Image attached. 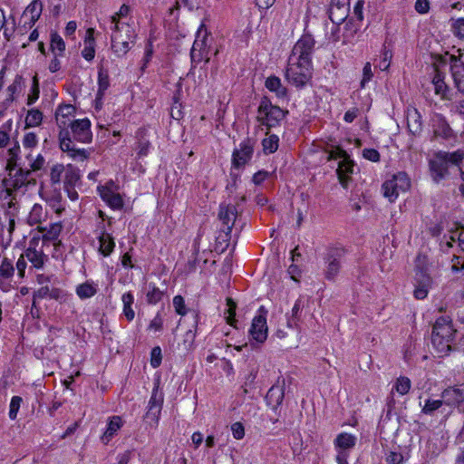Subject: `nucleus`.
<instances>
[{
	"instance_id": "f257e3e1",
	"label": "nucleus",
	"mask_w": 464,
	"mask_h": 464,
	"mask_svg": "<svg viewBox=\"0 0 464 464\" xmlns=\"http://www.w3.org/2000/svg\"><path fill=\"white\" fill-rule=\"evenodd\" d=\"M74 111L75 108L72 104H62L56 110L55 118L60 128L59 143L61 150L67 152L73 160L83 161L89 157V151L85 149L76 148L72 140L70 131L66 129L65 119L73 115Z\"/></svg>"
},
{
	"instance_id": "f03ea898",
	"label": "nucleus",
	"mask_w": 464,
	"mask_h": 464,
	"mask_svg": "<svg viewBox=\"0 0 464 464\" xmlns=\"http://www.w3.org/2000/svg\"><path fill=\"white\" fill-rule=\"evenodd\" d=\"M464 153L460 150L454 152L439 151L429 161L430 176L432 179L439 183L448 177L450 167H458L461 163ZM461 175L464 173L459 169Z\"/></svg>"
},
{
	"instance_id": "7ed1b4c3",
	"label": "nucleus",
	"mask_w": 464,
	"mask_h": 464,
	"mask_svg": "<svg viewBox=\"0 0 464 464\" xmlns=\"http://www.w3.org/2000/svg\"><path fill=\"white\" fill-rule=\"evenodd\" d=\"M285 77L295 87H304L312 78V63L289 58Z\"/></svg>"
},
{
	"instance_id": "20e7f679",
	"label": "nucleus",
	"mask_w": 464,
	"mask_h": 464,
	"mask_svg": "<svg viewBox=\"0 0 464 464\" xmlns=\"http://www.w3.org/2000/svg\"><path fill=\"white\" fill-rule=\"evenodd\" d=\"M286 113L287 111H284L280 107L273 105L266 97H264L257 110V120L262 125L271 129L278 125Z\"/></svg>"
},
{
	"instance_id": "39448f33",
	"label": "nucleus",
	"mask_w": 464,
	"mask_h": 464,
	"mask_svg": "<svg viewBox=\"0 0 464 464\" xmlns=\"http://www.w3.org/2000/svg\"><path fill=\"white\" fill-rule=\"evenodd\" d=\"M36 180L33 177L32 172L23 168H12L8 177L3 180V185L5 188L8 195L12 191H17L30 185H35Z\"/></svg>"
},
{
	"instance_id": "423d86ee",
	"label": "nucleus",
	"mask_w": 464,
	"mask_h": 464,
	"mask_svg": "<svg viewBox=\"0 0 464 464\" xmlns=\"http://www.w3.org/2000/svg\"><path fill=\"white\" fill-rule=\"evenodd\" d=\"M337 159L341 160L336 170L339 181L343 188H347L348 182L350 180L348 174L353 173V160L350 159L347 152L339 146L334 147L331 150H329L327 157L328 160Z\"/></svg>"
},
{
	"instance_id": "0eeeda50",
	"label": "nucleus",
	"mask_w": 464,
	"mask_h": 464,
	"mask_svg": "<svg viewBox=\"0 0 464 464\" xmlns=\"http://www.w3.org/2000/svg\"><path fill=\"white\" fill-rule=\"evenodd\" d=\"M122 34H111V49L118 56L125 55L132 47L136 34L127 24H121Z\"/></svg>"
},
{
	"instance_id": "6e6552de",
	"label": "nucleus",
	"mask_w": 464,
	"mask_h": 464,
	"mask_svg": "<svg viewBox=\"0 0 464 464\" xmlns=\"http://www.w3.org/2000/svg\"><path fill=\"white\" fill-rule=\"evenodd\" d=\"M344 255V248L334 247L328 249L324 257L325 265V267L324 269V276L326 280L331 282L335 281L341 270V262Z\"/></svg>"
},
{
	"instance_id": "1a4fd4ad",
	"label": "nucleus",
	"mask_w": 464,
	"mask_h": 464,
	"mask_svg": "<svg viewBox=\"0 0 464 464\" xmlns=\"http://www.w3.org/2000/svg\"><path fill=\"white\" fill-rule=\"evenodd\" d=\"M314 48V40L310 34H304L294 45L289 58H295V61H311V56Z\"/></svg>"
},
{
	"instance_id": "9d476101",
	"label": "nucleus",
	"mask_w": 464,
	"mask_h": 464,
	"mask_svg": "<svg viewBox=\"0 0 464 464\" xmlns=\"http://www.w3.org/2000/svg\"><path fill=\"white\" fill-rule=\"evenodd\" d=\"M69 127L71 128V132L72 135V140L82 142V143H90L92 140V134L91 131V121L89 119L84 118L81 120H74L70 122Z\"/></svg>"
},
{
	"instance_id": "9b49d317",
	"label": "nucleus",
	"mask_w": 464,
	"mask_h": 464,
	"mask_svg": "<svg viewBox=\"0 0 464 464\" xmlns=\"http://www.w3.org/2000/svg\"><path fill=\"white\" fill-rule=\"evenodd\" d=\"M258 312L253 318L249 334L256 342L263 343L267 338L266 311L261 306Z\"/></svg>"
},
{
	"instance_id": "f8f14e48",
	"label": "nucleus",
	"mask_w": 464,
	"mask_h": 464,
	"mask_svg": "<svg viewBox=\"0 0 464 464\" xmlns=\"http://www.w3.org/2000/svg\"><path fill=\"white\" fill-rule=\"evenodd\" d=\"M237 208L232 204H220L218 219L222 223L221 230L227 237L230 235L237 217Z\"/></svg>"
},
{
	"instance_id": "ddd939ff",
	"label": "nucleus",
	"mask_w": 464,
	"mask_h": 464,
	"mask_svg": "<svg viewBox=\"0 0 464 464\" xmlns=\"http://www.w3.org/2000/svg\"><path fill=\"white\" fill-rule=\"evenodd\" d=\"M254 153V142L250 139L243 140L238 149H235L232 154V164L239 169L245 166L251 159Z\"/></svg>"
},
{
	"instance_id": "4468645a",
	"label": "nucleus",
	"mask_w": 464,
	"mask_h": 464,
	"mask_svg": "<svg viewBox=\"0 0 464 464\" xmlns=\"http://www.w3.org/2000/svg\"><path fill=\"white\" fill-rule=\"evenodd\" d=\"M441 398L448 406H459L464 401V383L448 387L441 392Z\"/></svg>"
},
{
	"instance_id": "2eb2a0df",
	"label": "nucleus",
	"mask_w": 464,
	"mask_h": 464,
	"mask_svg": "<svg viewBox=\"0 0 464 464\" xmlns=\"http://www.w3.org/2000/svg\"><path fill=\"white\" fill-rule=\"evenodd\" d=\"M450 71L456 88L464 94V63L454 55L450 56Z\"/></svg>"
},
{
	"instance_id": "dca6fc26",
	"label": "nucleus",
	"mask_w": 464,
	"mask_h": 464,
	"mask_svg": "<svg viewBox=\"0 0 464 464\" xmlns=\"http://www.w3.org/2000/svg\"><path fill=\"white\" fill-rule=\"evenodd\" d=\"M454 333L455 331L449 317L441 316L436 320L431 335L440 336L444 339H453Z\"/></svg>"
},
{
	"instance_id": "f3484780",
	"label": "nucleus",
	"mask_w": 464,
	"mask_h": 464,
	"mask_svg": "<svg viewBox=\"0 0 464 464\" xmlns=\"http://www.w3.org/2000/svg\"><path fill=\"white\" fill-rule=\"evenodd\" d=\"M39 238L33 237L30 240L29 247L25 250L24 256L30 261L33 266L36 268H40L44 264L45 255L43 250H36L35 246L38 243Z\"/></svg>"
},
{
	"instance_id": "a211bd4d",
	"label": "nucleus",
	"mask_w": 464,
	"mask_h": 464,
	"mask_svg": "<svg viewBox=\"0 0 464 464\" xmlns=\"http://www.w3.org/2000/svg\"><path fill=\"white\" fill-rule=\"evenodd\" d=\"M433 133L436 137L449 139L452 136V130L447 122L445 117L436 114L432 119Z\"/></svg>"
},
{
	"instance_id": "6ab92c4d",
	"label": "nucleus",
	"mask_w": 464,
	"mask_h": 464,
	"mask_svg": "<svg viewBox=\"0 0 464 464\" xmlns=\"http://www.w3.org/2000/svg\"><path fill=\"white\" fill-rule=\"evenodd\" d=\"M99 194L103 201L112 209H121L123 207V199L121 196L114 190L106 188H99Z\"/></svg>"
},
{
	"instance_id": "aec40b11",
	"label": "nucleus",
	"mask_w": 464,
	"mask_h": 464,
	"mask_svg": "<svg viewBox=\"0 0 464 464\" xmlns=\"http://www.w3.org/2000/svg\"><path fill=\"white\" fill-rule=\"evenodd\" d=\"M416 279L419 285L414 290V296L419 300H422L428 295L429 287L431 284V278L422 271H420L416 273Z\"/></svg>"
},
{
	"instance_id": "412c9836",
	"label": "nucleus",
	"mask_w": 464,
	"mask_h": 464,
	"mask_svg": "<svg viewBox=\"0 0 464 464\" xmlns=\"http://www.w3.org/2000/svg\"><path fill=\"white\" fill-rule=\"evenodd\" d=\"M357 441V438L347 432H342L335 438L334 444L337 450L347 451L353 449Z\"/></svg>"
},
{
	"instance_id": "4be33fe9",
	"label": "nucleus",
	"mask_w": 464,
	"mask_h": 464,
	"mask_svg": "<svg viewBox=\"0 0 464 464\" xmlns=\"http://www.w3.org/2000/svg\"><path fill=\"white\" fill-rule=\"evenodd\" d=\"M408 130L412 135H418L422 130L421 116L417 109L408 111L407 115Z\"/></svg>"
},
{
	"instance_id": "5701e85b",
	"label": "nucleus",
	"mask_w": 464,
	"mask_h": 464,
	"mask_svg": "<svg viewBox=\"0 0 464 464\" xmlns=\"http://www.w3.org/2000/svg\"><path fill=\"white\" fill-rule=\"evenodd\" d=\"M84 44L85 46L82 51V55L85 60L92 61L95 56V41L93 28L87 29Z\"/></svg>"
},
{
	"instance_id": "b1692460",
	"label": "nucleus",
	"mask_w": 464,
	"mask_h": 464,
	"mask_svg": "<svg viewBox=\"0 0 464 464\" xmlns=\"http://www.w3.org/2000/svg\"><path fill=\"white\" fill-rule=\"evenodd\" d=\"M285 397V392L283 386L274 385L272 386L266 396L267 404L271 405L273 409H276L283 401Z\"/></svg>"
},
{
	"instance_id": "393cba45",
	"label": "nucleus",
	"mask_w": 464,
	"mask_h": 464,
	"mask_svg": "<svg viewBox=\"0 0 464 464\" xmlns=\"http://www.w3.org/2000/svg\"><path fill=\"white\" fill-rule=\"evenodd\" d=\"M266 87L276 93V97L280 99L286 98L287 89L281 82L280 78L277 76H269L265 82Z\"/></svg>"
},
{
	"instance_id": "a878e982",
	"label": "nucleus",
	"mask_w": 464,
	"mask_h": 464,
	"mask_svg": "<svg viewBox=\"0 0 464 464\" xmlns=\"http://www.w3.org/2000/svg\"><path fill=\"white\" fill-rule=\"evenodd\" d=\"M121 418L120 416H113L110 420L108 427L101 438L102 441L104 444H107L111 440V438L116 434V432L121 429Z\"/></svg>"
},
{
	"instance_id": "bb28decb",
	"label": "nucleus",
	"mask_w": 464,
	"mask_h": 464,
	"mask_svg": "<svg viewBox=\"0 0 464 464\" xmlns=\"http://www.w3.org/2000/svg\"><path fill=\"white\" fill-rule=\"evenodd\" d=\"M42 13V4L41 2L34 0L24 10L23 16L26 17L30 14L28 26L29 28L33 27L35 22L40 18Z\"/></svg>"
},
{
	"instance_id": "cd10ccee",
	"label": "nucleus",
	"mask_w": 464,
	"mask_h": 464,
	"mask_svg": "<svg viewBox=\"0 0 464 464\" xmlns=\"http://www.w3.org/2000/svg\"><path fill=\"white\" fill-rule=\"evenodd\" d=\"M38 230L43 234V241L45 242H51L55 241L61 231H62V225L60 223H53L49 226V227H38Z\"/></svg>"
},
{
	"instance_id": "c85d7f7f",
	"label": "nucleus",
	"mask_w": 464,
	"mask_h": 464,
	"mask_svg": "<svg viewBox=\"0 0 464 464\" xmlns=\"http://www.w3.org/2000/svg\"><path fill=\"white\" fill-rule=\"evenodd\" d=\"M387 186L392 188V186H395L398 188L400 191H406L411 187V181L408 175L405 172H399L394 175L392 179L387 180Z\"/></svg>"
},
{
	"instance_id": "c756f323",
	"label": "nucleus",
	"mask_w": 464,
	"mask_h": 464,
	"mask_svg": "<svg viewBox=\"0 0 464 464\" xmlns=\"http://www.w3.org/2000/svg\"><path fill=\"white\" fill-rule=\"evenodd\" d=\"M432 83L434 85V91L437 95H440L443 100L450 99L448 97L449 87L444 82V76L439 71H436V73L432 79Z\"/></svg>"
},
{
	"instance_id": "7c9ffc66",
	"label": "nucleus",
	"mask_w": 464,
	"mask_h": 464,
	"mask_svg": "<svg viewBox=\"0 0 464 464\" xmlns=\"http://www.w3.org/2000/svg\"><path fill=\"white\" fill-rule=\"evenodd\" d=\"M200 34H196V39L190 51V56L194 62H199L205 57L203 52L207 44L203 43V40L200 39Z\"/></svg>"
},
{
	"instance_id": "2f4dec72",
	"label": "nucleus",
	"mask_w": 464,
	"mask_h": 464,
	"mask_svg": "<svg viewBox=\"0 0 464 464\" xmlns=\"http://www.w3.org/2000/svg\"><path fill=\"white\" fill-rule=\"evenodd\" d=\"M46 211L43 208L42 205L34 204L28 215L27 223L30 226L39 224L46 218Z\"/></svg>"
},
{
	"instance_id": "473e14b6",
	"label": "nucleus",
	"mask_w": 464,
	"mask_h": 464,
	"mask_svg": "<svg viewBox=\"0 0 464 464\" xmlns=\"http://www.w3.org/2000/svg\"><path fill=\"white\" fill-rule=\"evenodd\" d=\"M99 249L101 253L105 256H109L115 246L113 237L110 234L105 232H102V235L99 237Z\"/></svg>"
},
{
	"instance_id": "72a5a7b5",
	"label": "nucleus",
	"mask_w": 464,
	"mask_h": 464,
	"mask_svg": "<svg viewBox=\"0 0 464 464\" xmlns=\"http://www.w3.org/2000/svg\"><path fill=\"white\" fill-rule=\"evenodd\" d=\"M453 339L442 338L440 336L431 335V343L434 348L441 355L448 354L451 350V342Z\"/></svg>"
},
{
	"instance_id": "f704fd0d",
	"label": "nucleus",
	"mask_w": 464,
	"mask_h": 464,
	"mask_svg": "<svg viewBox=\"0 0 464 464\" xmlns=\"http://www.w3.org/2000/svg\"><path fill=\"white\" fill-rule=\"evenodd\" d=\"M147 130L140 129L137 132L138 138V155L139 157H145L149 153V149L150 147V140L146 138Z\"/></svg>"
},
{
	"instance_id": "c9c22d12",
	"label": "nucleus",
	"mask_w": 464,
	"mask_h": 464,
	"mask_svg": "<svg viewBox=\"0 0 464 464\" xmlns=\"http://www.w3.org/2000/svg\"><path fill=\"white\" fill-rule=\"evenodd\" d=\"M97 293V285L92 282H85L76 288V294L81 299L91 298Z\"/></svg>"
},
{
	"instance_id": "e433bc0d",
	"label": "nucleus",
	"mask_w": 464,
	"mask_h": 464,
	"mask_svg": "<svg viewBox=\"0 0 464 464\" xmlns=\"http://www.w3.org/2000/svg\"><path fill=\"white\" fill-rule=\"evenodd\" d=\"M121 300L123 303V314L126 316L128 321H132L135 313L133 309L131 308V305L134 302V297L131 293L128 292L122 295Z\"/></svg>"
},
{
	"instance_id": "4c0bfd02",
	"label": "nucleus",
	"mask_w": 464,
	"mask_h": 464,
	"mask_svg": "<svg viewBox=\"0 0 464 464\" xmlns=\"http://www.w3.org/2000/svg\"><path fill=\"white\" fill-rule=\"evenodd\" d=\"M80 180L79 170L72 168L71 165L65 170L64 175V188H74L77 182Z\"/></svg>"
},
{
	"instance_id": "58836bf2",
	"label": "nucleus",
	"mask_w": 464,
	"mask_h": 464,
	"mask_svg": "<svg viewBox=\"0 0 464 464\" xmlns=\"http://www.w3.org/2000/svg\"><path fill=\"white\" fill-rule=\"evenodd\" d=\"M51 50L56 56H62L65 50V43L57 33L51 35Z\"/></svg>"
},
{
	"instance_id": "ea45409f",
	"label": "nucleus",
	"mask_w": 464,
	"mask_h": 464,
	"mask_svg": "<svg viewBox=\"0 0 464 464\" xmlns=\"http://www.w3.org/2000/svg\"><path fill=\"white\" fill-rule=\"evenodd\" d=\"M411 387V380L408 377L401 376L396 380L392 392L396 391L399 394L405 395L410 392Z\"/></svg>"
},
{
	"instance_id": "a19ab883",
	"label": "nucleus",
	"mask_w": 464,
	"mask_h": 464,
	"mask_svg": "<svg viewBox=\"0 0 464 464\" xmlns=\"http://www.w3.org/2000/svg\"><path fill=\"white\" fill-rule=\"evenodd\" d=\"M43 121V113L37 109L29 110L25 118L26 127H36Z\"/></svg>"
},
{
	"instance_id": "79ce46f5",
	"label": "nucleus",
	"mask_w": 464,
	"mask_h": 464,
	"mask_svg": "<svg viewBox=\"0 0 464 464\" xmlns=\"http://www.w3.org/2000/svg\"><path fill=\"white\" fill-rule=\"evenodd\" d=\"M443 404H445V402L442 398L441 400L428 399L421 408V412L425 415H432L434 411L440 409Z\"/></svg>"
},
{
	"instance_id": "37998d69",
	"label": "nucleus",
	"mask_w": 464,
	"mask_h": 464,
	"mask_svg": "<svg viewBox=\"0 0 464 464\" xmlns=\"http://www.w3.org/2000/svg\"><path fill=\"white\" fill-rule=\"evenodd\" d=\"M279 139L276 135L273 134L266 138L262 141L263 150L266 154H271L278 149Z\"/></svg>"
},
{
	"instance_id": "c03bdc74",
	"label": "nucleus",
	"mask_w": 464,
	"mask_h": 464,
	"mask_svg": "<svg viewBox=\"0 0 464 464\" xmlns=\"http://www.w3.org/2000/svg\"><path fill=\"white\" fill-rule=\"evenodd\" d=\"M450 29L454 36L464 40V17L450 19Z\"/></svg>"
},
{
	"instance_id": "a18cd8bd",
	"label": "nucleus",
	"mask_w": 464,
	"mask_h": 464,
	"mask_svg": "<svg viewBox=\"0 0 464 464\" xmlns=\"http://www.w3.org/2000/svg\"><path fill=\"white\" fill-rule=\"evenodd\" d=\"M149 288L146 295L147 302L150 304H156L162 299L164 293L155 285H150Z\"/></svg>"
},
{
	"instance_id": "49530a36",
	"label": "nucleus",
	"mask_w": 464,
	"mask_h": 464,
	"mask_svg": "<svg viewBox=\"0 0 464 464\" xmlns=\"http://www.w3.org/2000/svg\"><path fill=\"white\" fill-rule=\"evenodd\" d=\"M22 402H23L22 397H20V396L12 397L10 405H9V413H8L9 418L11 420L16 419L17 413L19 411Z\"/></svg>"
},
{
	"instance_id": "de8ad7c7",
	"label": "nucleus",
	"mask_w": 464,
	"mask_h": 464,
	"mask_svg": "<svg viewBox=\"0 0 464 464\" xmlns=\"http://www.w3.org/2000/svg\"><path fill=\"white\" fill-rule=\"evenodd\" d=\"M392 188H390V186H387V180L382 184V190L383 193V196L389 199V201L393 202L399 196L400 190L398 188H395V186H392Z\"/></svg>"
},
{
	"instance_id": "09e8293b",
	"label": "nucleus",
	"mask_w": 464,
	"mask_h": 464,
	"mask_svg": "<svg viewBox=\"0 0 464 464\" xmlns=\"http://www.w3.org/2000/svg\"><path fill=\"white\" fill-rule=\"evenodd\" d=\"M14 266L10 260L5 258L0 266V276L9 278L14 274Z\"/></svg>"
},
{
	"instance_id": "8fccbe9b",
	"label": "nucleus",
	"mask_w": 464,
	"mask_h": 464,
	"mask_svg": "<svg viewBox=\"0 0 464 464\" xmlns=\"http://www.w3.org/2000/svg\"><path fill=\"white\" fill-rule=\"evenodd\" d=\"M39 94H40V90H39L38 80H37V77L34 76L33 78V86L31 89V92L29 93L28 98H27V104L32 105L33 103H34L38 100Z\"/></svg>"
},
{
	"instance_id": "3c124183",
	"label": "nucleus",
	"mask_w": 464,
	"mask_h": 464,
	"mask_svg": "<svg viewBox=\"0 0 464 464\" xmlns=\"http://www.w3.org/2000/svg\"><path fill=\"white\" fill-rule=\"evenodd\" d=\"M98 84H99V94H102L110 86V81L108 73L102 70L99 71L98 74Z\"/></svg>"
},
{
	"instance_id": "603ef678",
	"label": "nucleus",
	"mask_w": 464,
	"mask_h": 464,
	"mask_svg": "<svg viewBox=\"0 0 464 464\" xmlns=\"http://www.w3.org/2000/svg\"><path fill=\"white\" fill-rule=\"evenodd\" d=\"M162 360L161 349L160 346H155L150 352V365L157 368L160 365Z\"/></svg>"
},
{
	"instance_id": "864d4df0",
	"label": "nucleus",
	"mask_w": 464,
	"mask_h": 464,
	"mask_svg": "<svg viewBox=\"0 0 464 464\" xmlns=\"http://www.w3.org/2000/svg\"><path fill=\"white\" fill-rule=\"evenodd\" d=\"M163 402V398L160 393H159L157 389H154L152 391L150 399L149 401V406L150 408H154V410H157V408L161 409Z\"/></svg>"
},
{
	"instance_id": "5fc2aeb1",
	"label": "nucleus",
	"mask_w": 464,
	"mask_h": 464,
	"mask_svg": "<svg viewBox=\"0 0 464 464\" xmlns=\"http://www.w3.org/2000/svg\"><path fill=\"white\" fill-rule=\"evenodd\" d=\"M227 304L228 306V309H227L228 315L227 316V321L230 325H234V324L236 323L235 315H236L237 304L233 301V299L227 298Z\"/></svg>"
},
{
	"instance_id": "6e6d98bb",
	"label": "nucleus",
	"mask_w": 464,
	"mask_h": 464,
	"mask_svg": "<svg viewBox=\"0 0 464 464\" xmlns=\"http://www.w3.org/2000/svg\"><path fill=\"white\" fill-rule=\"evenodd\" d=\"M372 65L370 63H366L362 69V79L360 83L361 88H364L366 83L372 80Z\"/></svg>"
},
{
	"instance_id": "4d7b16f0",
	"label": "nucleus",
	"mask_w": 464,
	"mask_h": 464,
	"mask_svg": "<svg viewBox=\"0 0 464 464\" xmlns=\"http://www.w3.org/2000/svg\"><path fill=\"white\" fill-rule=\"evenodd\" d=\"M173 306L178 314H180V315L186 314L187 311H186V307H185V301L181 295L174 296Z\"/></svg>"
},
{
	"instance_id": "13d9d810",
	"label": "nucleus",
	"mask_w": 464,
	"mask_h": 464,
	"mask_svg": "<svg viewBox=\"0 0 464 464\" xmlns=\"http://www.w3.org/2000/svg\"><path fill=\"white\" fill-rule=\"evenodd\" d=\"M64 168L61 164H56L53 166L50 173L51 181L55 184L59 183L61 180V175L63 172Z\"/></svg>"
},
{
	"instance_id": "bf43d9fd",
	"label": "nucleus",
	"mask_w": 464,
	"mask_h": 464,
	"mask_svg": "<svg viewBox=\"0 0 464 464\" xmlns=\"http://www.w3.org/2000/svg\"><path fill=\"white\" fill-rule=\"evenodd\" d=\"M392 58V51L387 50L386 48H384V50L382 52V61L380 62V63L378 65L379 68L382 71L387 70L390 67Z\"/></svg>"
},
{
	"instance_id": "052dcab7",
	"label": "nucleus",
	"mask_w": 464,
	"mask_h": 464,
	"mask_svg": "<svg viewBox=\"0 0 464 464\" xmlns=\"http://www.w3.org/2000/svg\"><path fill=\"white\" fill-rule=\"evenodd\" d=\"M386 461L388 464H401L403 461V456L400 452L390 451L386 455Z\"/></svg>"
},
{
	"instance_id": "680f3d73",
	"label": "nucleus",
	"mask_w": 464,
	"mask_h": 464,
	"mask_svg": "<svg viewBox=\"0 0 464 464\" xmlns=\"http://www.w3.org/2000/svg\"><path fill=\"white\" fill-rule=\"evenodd\" d=\"M51 288L48 285H44L34 293L33 306H35L36 299H43L50 296Z\"/></svg>"
},
{
	"instance_id": "e2e57ef3",
	"label": "nucleus",
	"mask_w": 464,
	"mask_h": 464,
	"mask_svg": "<svg viewBox=\"0 0 464 464\" xmlns=\"http://www.w3.org/2000/svg\"><path fill=\"white\" fill-rule=\"evenodd\" d=\"M362 156L364 159L372 162H378L380 160V153L374 149H364L362 150Z\"/></svg>"
},
{
	"instance_id": "0e129e2a",
	"label": "nucleus",
	"mask_w": 464,
	"mask_h": 464,
	"mask_svg": "<svg viewBox=\"0 0 464 464\" xmlns=\"http://www.w3.org/2000/svg\"><path fill=\"white\" fill-rule=\"evenodd\" d=\"M231 430L233 437L236 440H241L243 439L245 435V428L240 422H235L231 426Z\"/></svg>"
},
{
	"instance_id": "69168bd1",
	"label": "nucleus",
	"mask_w": 464,
	"mask_h": 464,
	"mask_svg": "<svg viewBox=\"0 0 464 464\" xmlns=\"http://www.w3.org/2000/svg\"><path fill=\"white\" fill-rule=\"evenodd\" d=\"M23 144L25 148H34L37 144V137L34 132H28L24 135Z\"/></svg>"
},
{
	"instance_id": "338daca9",
	"label": "nucleus",
	"mask_w": 464,
	"mask_h": 464,
	"mask_svg": "<svg viewBox=\"0 0 464 464\" xmlns=\"http://www.w3.org/2000/svg\"><path fill=\"white\" fill-rule=\"evenodd\" d=\"M160 411H161V409H160V408H157V410H154V408L148 407V411L146 412L145 417L156 424V423H158Z\"/></svg>"
},
{
	"instance_id": "774afa93",
	"label": "nucleus",
	"mask_w": 464,
	"mask_h": 464,
	"mask_svg": "<svg viewBox=\"0 0 464 464\" xmlns=\"http://www.w3.org/2000/svg\"><path fill=\"white\" fill-rule=\"evenodd\" d=\"M269 176V172L266 170H259L256 172L252 178V181L255 185H260Z\"/></svg>"
}]
</instances>
